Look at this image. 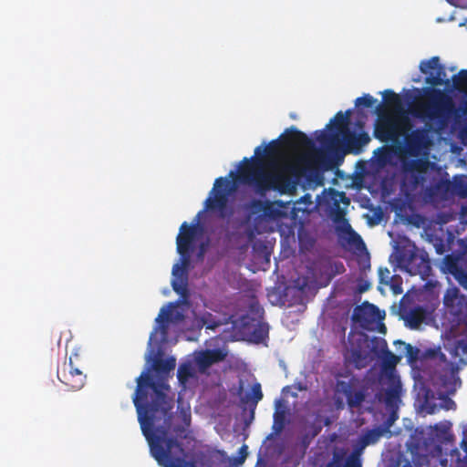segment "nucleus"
Instances as JSON below:
<instances>
[{"label":"nucleus","mask_w":467,"mask_h":467,"mask_svg":"<svg viewBox=\"0 0 467 467\" xmlns=\"http://www.w3.org/2000/svg\"><path fill=\"white\" fill-rule=\"evenodd\" d=\"M175 366L174 357L163 359L159 352L152 362L158 379L155 380L149 372L143 371L136 379L132 401L142 434L158 464L161 467H196L194 462L186 460L182 444L169 435L174 414V395L171 394L167 378Z\"/></svg>","instance_id":"obj_1"},{"label":"nucleus","mask_w":467,"mask_h":467,"mask_svg":"<svg viewBox=\"0 0 467 467\" xmlns=\"http://www.w3.org/2000/svg\"><path fill=\"white\" fill-rule=\"evenodd\" d=\"M420 70L423 74H429L425 82L431 87L423 89V96L414 104L412 113L426 122L425 127L417 128L402 135L407 154L416 158L428 154L432 144L429 132L445 128L454 109L451 99L442 90L436 88L449 82L443 79L446 76L445 67L440 64L439 57L421 61Z\"/></svg>","instance_id":"obj_2"},{"label":"nucleus","mask_w":467,"mask_h":467,"mask_svg":"<svg viewBox=\"0 0 467 467\" xmlns=\"http://www.w3.org/2000/svg\"><path fill=\"white\" fill-rule=\"evenodd\" d=\"M451 423L443 421L431 426L428 436L423 432L412 435L407 442L405 454L397 459L399 467H467V455L462 457L454 447Z\"/></svg>","instance_id":"obj_3"},{"label":"nucleus","mask_w":467,"mask_h":467,"mask_svg":"<svg viewBox=\"0 0 467 467\" xmlns=\"http://www.w3.org/2000/svg\"><path fill=\"white\" fill-rule=\"evenodd\" d=\"M261 155V147L254 149V155L244 158L238 169L236 180L254 188L259 193L270 190L280 193H292L306 171L308 159L306 156L282 161H272L265 171Z\"/></svg>","instance_id":"obj_4"},{"label":"nucleus","mask_w":467,"mask_h":467,"mask_svg":"<svg viewBox=\"0 0 467 467\" xmlns=\"http://www.w3.org/2000/svg\"><path fill=\"white\" fill-rule=\"evenodd\" d=\"M234 191L233 182L225 177H219L214 181L213 187L203 203V210L196 216V223L189 224L183 222L176 238L177 252L181 255L183 266L176 264L172 268L174 278L171 286L174 292L182 296L187 294V273L184 266L190 264L191 254L194 248V241L199 227V218L204 212H216L218 216L224 219L232 214L228 211L229 197Z\"/></svg>","instance_id":"obj_5"},{"label":"nucleus","mask_w":467,"mask_h":467,"mask_svg":"<svg viewBox=\"0 0 467 467\" xmlns=\"http://www.w3.org/2000/svg\"><path fill=\"white\" fill-rule=\"evenodd\" d=\"M281 145L296 149L314 148L313 140L306 133L292 126L276 140H271L263 150L260 157L264 161L265 168L271 165L272 161H282L284 158Z\"/></svg>","instance_id":"obj_6"},{"label":"nucleus","mask_w":467,"mask_h":467,"mask_svg":"<svg viewBox=\"0 0 467 467\" xmlns=\"http://www.w3.org/2000/svg\"><path fill=\"white\" fill-rule=\"evenodd\" d=\"M400 265L411 275H420L426 279L431 275V266L429 254L424 250H419L415 245L405 248L398 255Z\"/></svg>","instance_id":"obj_7"},{"label":"nucleus","mask_w":467,"mask_h":467,"mask_svg":"<svg viewBox=\"0 0 467 467\" xmlns=\"http://www.w3.org/2000/svg\"><path fill=\"white\" fill-rule=\"evenodd\" d=\"M411 122L406 115L381 119L376 125L374 135L380 141H397L398 139L411 130Z\"/></svg>","instance_id":"obj_8"},{"label":"nucleus","mask_w":467,"mask_h":467,"mask_svg":"<svg viewBox=\"0 0 467 467\" xmlns=\"http://www.w3.org/2000/svg\"><path fill=\"white\" fill-rule=\"evenodd\" d=\"M336 395H342L350 409L359 408L367 397V389L360 380L352 376L348 380L337 379L335 386Z\"/></svg>","instance_id":"obj_9"},{"label":"nucleus","mask_w":467,"mask_h":467,"mask_svg":"<svg viewBox=\"0 0 467 467\" xmlns=\"http://www.w3.org/2000/svg\"><path fill=\"white\" fill-rule=\"evenodd\" d=\"M352 113L351 109H348L345 113L342 111H338L332 119H330L329 123L327 125V128H330L331 125L335 127L337 130L336 134H328L324 130L317 131L318 133L317 139L320 143L324 146H333L336 142H338V136L343 137L349 131V122H350V115Z\"/></svg>","instance_id":"obj_10"},{"label":"nucleus","mask_w":467,"mask_h":467,"mask_svg":"<svg viewBox=\"0 0 467 467\" xmlns=\"http://www.w3.org/2000/svg\"><path fill=\"white\" fill-rule=\"evenodd\" d=\"M57 375L59 381L70 390H78L85 384L86 375L74 365L72 357L57 368Z\"/></svg>","instance_id":"obj_11"},{"label":"nucleus","mask_w":467,"mask_h":467,"mask_svg":"<svg viewBox=\"0 0 467 467\" xmlns=\"http://www.w3.org/2000/svg\"><path fill=\"white\" fill-rule=\"evenodd\" d=\"M443 304L459 323L467 324V296L460 294L457 287L446 291Z\"/></svg>","instance_id":"obj_12"},{"label":"nucleus","mask_w":467,"mask_h":467,"mask_svg":"<svg viewBox=\"0 0 467 467\" xmlns=\"http://www.w3.org/2000/svg\"><path fill=\"white\" fill-rule=\"evenodd\" d=\"M366 447L368 445L358 437L354 442L353 450L346 458L344 464H342L343 454L335 452L325 467H362L361 455Z\"/></svg>","instance_id":"obj_13"},{"label":"nucleus","mask_w":467,"mask_h":467,"mask_svg":"<svg viewBox=\"0 0 467 467\" xmlns=\"http://www.w3.org/2000/svg\"><path fill=\"white\" fill-rule=\"evenodd\" d=\"M366 447L368 445L358 437L354 442L353 450L346 458L344 464H342L343 454L335 452L325 467H362L361 455Z\"/></svg>","instance_id":"obj_14"},{"label":"nucleus","mask_w":467,"mask_h":467,"mask_svg":"<svg viewBox=\"0 0 467 467\" xmlns=\"http://www.w3.org/2000/svg\"><path fill=\"white\" fill-rule=\"evenodd\" d=\"M430 162L426 159H412L403 161L401 163L404 173H410V183L412 189H417L425 182L424 174L427 172Z\"/></svg>","instance_id":"obj_15"},{"label":"nucleus","mask_w":467,"mask_h":467,"mask_svg":"<svg viewBox=\"0 0 467 467\" xmlns=\"http://www.w3.org/2000/svg\"><path fill=\"white\" fill-rule=\"evenodd\" d=\"M387 379L388 387L384 389L383 400L386 407L392 411V417L401 402L402 385L400 377L395 373H389Z\"/></svg>","instance_id":"obj_16"},{"label":"nucleus","mask_w":467,"mask_h":467,"mask_svg":"<svg viewBox=\"0 0 467 467\" xmlns=\"http://www.w3.org/2000/svg\"><path fill=\"white\" fill-rule=\"evenodd\" d=\"M459 368L453 363H449L439 375V390L445 395H453L461 385L458 376Z\"/></svg>","instance_id":"obj_17"},{"label":"nucleus","mask_w":467,"mask_h":467,"mask_svg":"<svg viewBox=\"0 0 467 467\" xmlns=\"http://www.w3.org/2000/svg\"><path fill=\"white\" fill-rule=\"evenodd\" d=\"M369 344L367 338L358 340L352 346L349 359L357 368H366L371 361Z\"/></svg>","instance_id":"obj_18"},{"label":"nucleus","mask_w":467,"mask_h":467,"mask_svg":"<svg viewBox=\"0 0 467 467\" xmlns=\"http://www.w3.org/2000/svg\"><path fill=\"white\" fill-rule=\"evenodd\" d=\"M342 139L344 140L346 152L354 154H359L362 151V148L370 141L369 135L364 131L355 134L349 130Z\"/></svg>","instance_id":"obj_19"},{"label":"nucleus","mask_w":467,"mask_h":467,"mask_svg":"<svg viewBox=\"0 0 467 467\" xmlns=\"http://www.w3.org/2000/svg\"><path fill=\"white\" fill-rule=\"evenodd\" d=\"M227 352L222 348L206 349L199 353L195 361L200 371H204L212 365L225 359Z\"/></svg>","instance_id":"obj_20"},{"label":"nucleus","mask_w":467,"mask_h":467,"mask_svg":"<svg viewBox=\"0 0 467 467\" xmlns=\"http://www.w3.org/2000/svg\"><path fill=\"white\" fill-rule=\"evenodd\" d=\"M454 185L448 179H441L433 185L425 190V193L430 198L439 197L441 200H447L453 192Z\"/></svg>","instance_id":"obj_21"},{"label":"nucleus","mask_w":467,"mask_h":467,"mask_svg":"<svg viewBox=\"0 0 467 467\" xmlns=\"http://www.w3.org/2000/svg\"><path fill=\"white\" fill-rule=\"evenodd\" d=\"M427 311L423 306H415L407 311L402 318L405 321L407 327L411 329H417L422 322L425 320Z\"/></svg>","instance_id":"obj_22"},{"label":"nucleus","mask_w":467,"mask_h":467,"mask_svg":"<svg viewBox=\"0 0 467 467\" xmlns=\"http://www.w3.org/2000/svg\"><path fill=\"white\" fill-rule=\"evenodd\" d=\"M170 306L171 309L165 311V309L162 308L158 317L156 318V322L161 323L162 334L164 337L167 334V323L169 321L181 322L184 319V315L182 312L175 309V306L172 304Z\"/></svg>","instance_id":"obj_23"},{"label":"nucleus","mask_w":467,"mask_h":467,"mask_svg":"<svg viewBox=\"0 0 467 467\" xmlns=\"http://www.w3.org/2000/svg\"><path fill=\"white\" fill-rule=\"evenodd\" d=\"M264 395L262 392L261 384L256 382L252 386L251 392L246 393L241 397V402L243 404H249L251 410V419L254 417V410L258 402L263 399Z\"/></svg>","instance_id":"obj_24"},{"label":"nucleus","mask_w":467,"mask_h":467,"mask_svg":"<svg viewBox=\"0 0 467 467\" xmlns=\"http://www.w3.org/2000/svg\"><path fill=\"white\" fill-rule=\"evenodd\" d=\"M383 100L386 107L391 109L399 115H404L401 98L393 90H385L383 92Z\"/></svg>","instance_id":"obj_25"},{"label":"nucleus","mask_w":467,"mask_h":467,"mask_svg":"<svg viewBox=\"0 0 467 467\" xmlns=\"http://www.w3.org/2000/svg\"><path fill=\"white\" fill-rule=\"evenodd\" d=\"M380 342L383 345V348H385L384 353L379 356L382 359V367L386 370H390L389 373H394L393 370L401 359V357L396 356L389 349L387 341Z\"/></svg>","instance_id":"obj_26"},{"label":"nucleus","mask_w":467,"mask_h":467,"mask_svg":"<svg viewBox=\"0 0 467 467\" xmlns=\"http://www.w3.org/2000/svg\"><path fill=\"white\" fill-rule=\"evenodd\" d=\"M386 432H388V427L379 426L364 431L359 438L369 446L377 443Z\"/></svg>","instance_id":"obj_27"},{"label":"nucleus","mask_w":467,"mask_h":467,"mask_svg":"<svg viewBox=\"0 0 467 467\" xmlns=\"http://www.w3.org/2000/svg\"><path fill=\"white\" fill-rule=\"evenodd\" d=\"M462 268L460 265V256L447 254L444 256L441 264V270L445 274L455 275Z\"/></svg>","instance_id":"obj_28"},{"label":"nucleus","mask_w":467,"mask_h":467,"mask_svg":"<svg viewBox=\"0 0 467 467\" xmlns=\"http://www.w3.org/2000/svg\"><path fill=\"white\" fill-rule=\"evenodd\" d=\"M282 205L278 202H265L264 216L269 220L276 221L285 216V213L281 210Z\"/></svg>","instance_id":"obj_29"},{"label":"nucleus","mask_w":467,"mask_h":467,"mask_svg":"<svg viewBox=\"0 0 467 467\" xmlns=\"http://www.w3.org/2000/svg\"><path fill=\"white\" fill-rule=\"evenodd\" d=\"M374 309H376L374 305L363 303L361 306L354 308L353 319L359 322H367L368 321L369 311Z\"/></svg>","instance_id":"obj_30"},{"label":"nucleus","mask_w":467,"mask_h":467,"mask_svg":"<svg viewBox=\"0 0 467 467\" xmlns=\"http://www.w3.org/2000/svg\"><path fill=\"white\" fill-rule=\"evenodd\" d=\"M333 220L335 223H343L342 231L352 234L356 236L358 240L362 242L360 236L355 233L351 227V225L348 223V221L345 219V213L337 206L335 214L333 216Z\"/></svg>","instance_id":"obj_31"},{"label":"nucleus","mask_w":467,"mask_h":467,"mask_svg":"<svg viewBox=\"0 0 467 467\" xmlns=\"http://www.w3.org/2000/svg\"><path fill=\"white\" fill-rule=\"evenodd\" d=\"M430 394H431V398H433V394L430 389L425 390L424 400L421 403V410L427 414H435L441 409L433 400L430 399Z\"/></svg>","instance_id":"obj_32"},{"label":"nucleus","mask_w":467,"mask_h":467,"mask_svg":"<svg viewBox=\"0 0 467 467\" xmlns=\"http://www.w3.org/2000/svg\"><path fill=\"white\" fill-rule=\"evenodd\" d=\"M395 346L402 347V351L404 352L405 357L408 358L410 362H413L418 358L419 349L410 344H407L401 340H396L394 342Z\"/></svg>","instance_id":"obj_33"},{"label":"nucleus","mask_w":467,"mask_h":467,"mask_svg":"<svg viewBox=\"0 0 467 467\" xmlns=\"http://www.w3.org/2000/svg\"><path fill=\"white\" fill-rule=\"evenodd\" d=\"M285 426V411L284 410L276 409L274 413L273 431L275 434L283 431Z\"/></svg>","instance_id":"obj_34"},{"label":"nucleus","mask_w":467,"mask_h":467,"mask_svg":"<svg viewBox=\"0 0 467 467\" xmlns=\"http://www.w3.org/2000/svg\"><path fill=\"white\" fill-rule=\"evenodd\" d=\"M193 377V371L191 364L183 363L180 365L177 371V378L181 384L184 385L187 381Z\"/></svg>","instance_id":"obj_35"},{"label":"nucleus","mask_w":467,"mask_h":467,"mask_svg":"<svg viewBox=\"0 0 467 467\" xmlns=\"http://www.w3.org/2000/svg\"><path fill=\"white\" fill-rule=\"evenodd\" d=\"M252 336L255 342H263L268 337V326L265 324H259L254 328Z\"/></svg>","instance_id":"obj_36"},{"label":"nucleus","mask_w":467,"mask_h":467,"mask_svg":"<svg viewBox=\"0 0 467 467\" xmlns=\"http://www.w3.org/2000/svg\"><path fill=\"white\" fill-rule=\"evenodd\" d=\"M453 86L458 90L467 88V69H461L452 77Z\"/></svg>","instance_id":"obj_37"},{"label":"nucleus","mask_w":467,"mask_h":467,"mask_svg":"<svg viewBox=\"0 0 467 467\" xmlns=\"http://www.w3.org/2000/svg\"><path fill=\"white\" fill-rule=\"evenodd\" d=\"M386 285L389 286L394 295H400L403 293L402 278L399 275H392Z\"/></svg>","instance_id":"obj_38"},{"label":"nucleus","mask_w":467,"mask_h":467,"mask_svg":"<svg viewBox=\"0 0 467 467\" xmlns=\"http://www.w3.org/2000/svg\"><path fill=\"white\" fill-rule=\"evenodd\" d=\"M265 207V202H263L259 199H253L246 204L247 210L251 211L254 213H259V212H262L264 213Z\"/></svg>","instance_id":"obj_39"},{"label":"nucleus","mask_w":467,"mask_h":467,"mask_svg":"<svg viewBox=\"0 0 467 467\" xmlns=\"http://www.w3.org/2000/svg\"><path fill=\"white\" fill-rule=\"evenodd\" d=\"M376 102V99L369 94H365L363 97L358 98L355 100V105L356 107L364 106L366 108H371Z\"/></svg>","instance_id":"obj_40"},{"label":"nucleus","mask_w":467,"mask_h":467,"mask_svg":"<svg viewBox=\"0 0 467 467\" xmlns=\"http://www.w3.org/2000/svg\"><path fill=\"white\" fill-rule=\"evenodd\" d=\"M448 396L449 395H445V394H442L441 392H440V399L442 400L440 407L446 410H455L456 403Z\"/></svg>","instance_id":"obj_41"},{"label":"nucleus","mask_w":467,"mask_h":467,"mask_svg":"<svg viewBox=\"0 0 467 467\" xmlns=\"http://www.w3.org/2000/svg\"><path fill=\"white\" fill-rule=\"evenodd\" d=\"M379 274V282L382 285H387L389 280L391 278L392 275H390V271L388 267L380 266L378 271Z\"/></svg>","instance_id":"obj_42"},{"label":"nucleus","mask_w":467,"mask_h":467,"mask_svg":"<svg viewBox=\"0 0 467 467\" xmlns=\"http://www.w3.org/2000/svg\"><path fill=\"white\" fill-rule=\"evenodd\" d=\"M380 341H386L385 339L383 338H379V337H374L372 339V348H371V351H373L374 353H376L379 357L384 353V349L385 348H383V345L381 344Z\"/></svg>","instance_id":"obj_43"},{"label":"nucleus","mask_w":467,"mask_h":467,"mask_svg":"<svg viewBox=\"0 0 467 467\" xmlns=\"http://www.w3.org/2000/svg\"><path fill=\"white\" fill-rule=\"evenodd\" d=\"M453 277L462 287L467 289V271H465L463 268H461V270L455 275H453Z\"/></svg>","instance_id":"obj_44"},{"label":"nucleus","mask_w":467,"mask_h":467,"mask_svg":"<svg viewBox=\"0 0 467 467\" xmlns=\"http://www.w3.org/2000/svg\"><path fill=\"white\" fill-rule=\"evenodd\" d=\"M322 431V426L317 423H311L306 428V431L310 433V437H317Z\"/></svg>","instance_id":"obj_45"},{"label":"nucleus","mask_w":467,"mask_h":467,"mask_svg":"<svg viewBox=\"0 0 467 467\" xmlns=\"http://www.w3.org/2000/svg\"><path fill=\"white\" fill-rule=\"evenodd\" d=\"M314 437H310V433L307 431H305L300 437V444L304 449H306L311 441H313Z\"/></svg>","instance_id":"obj_46"},{"label":"nucleus","mask_w":467,"mask_h":467,"mask_svg":"<svg viewBox=\"0 0 467 467\" xmlns=\"http://www.w3.org/2000/svg\"><path fill=\"white\" fill-rule=\"evenodd\" d=\"M451 5L461 9H467V0H446Z\"/></svg>","instance_id":"obj_47"},{"label":"nucleus","mask_w":467,"mask_h":467,"mask_svg":"<svg viewBox=\"0 0 467 467\" xmlns=\"http://www.w3.org/2000/svg\"><path fill=\"white\" fill-rule=\"evenodd\" d=\"M434 247L438 254H442L445 252V244L441 239L434 244Z\"/></svg>","instance_id":"obj_48"},{"label":"nucleus","mask_w":467,"mask_h":467,"mask_svg":"<svg viewBox=\"0 0 467 467\" xmlns=\"http://www.w3.org/2000/svg\"><path fill=\"white\" fill-rule=\"evenodd\" d=\"M457 187H458V194L462 198H466L467 197V184L459 182L457 184Z\"/></svg>","instance_id":"obj_49"},{"label":"nucleus","mask_w":467,"mask_h":467,"mask_svg":"<svg viewBox=\"0 0 467 467\" xmlns=\"http://www.w3.org/2000/svg\"><path fill=\"white\" fill-rule=\"evenodd\" d=\"M248 452H247V446L246 445H243L240 449H239V462H244L246 456H247Z\"/></svg>","instance_id":"obj_50"},{"label":"nucleus","mask_w":467,"mask_h":467,"mask_svg":"<svg viewBox=\"0 0 467 467\" xmlns=\"http://www.w3.org/2000/svg\"><path fill=\"white\" fill-rule=\"evenodd\" d=\"M462 448L463 449L465 455H467V426L463 430V438L462 441Z\"/></svg>","instance_id":"obj_51"},{"label":"nucleus","mask_w":467,"mask_h":467,"mask_svg":"<svg viewBox=\"0 0 467 467\" xmlns=\"http://www.w3.org/2000/svg\"><path fill=\"white\" fill-rule=\"evenodd\" d=\"M337 195L339 196V201L344 202L345 204H349V199L346 196V193L343 192H337Z\"/></svg>","instance_id":"obj_52"},{"label":"nucleus","mask_w":467,"mask_h":467,"mask_svg":"<svg viewBox=\"0 0 467 467\" xmlns=\"http://www.w3.org/2000/svg\"><path fill=\"white\" fill-rule=\"evenodd\" d=\"M336 404L337 408H343V401L342 400L337 399Z\"/></svg>","instance_id":"obj_53"},{"label":"nucleus","mask_w":467,"mask_h":467,"mask_svg":"<svg viewBox=\"0 0 467 467\" xmlns=\"http://www.w3.org/2000/svg\"><path fill=\"white\" fill-rule=\"evenodd\" d=\"M243 390H244V386H243V383L241 382L240 386H239V389H238V394L241 395Z\"/></svg>","instance_id":"obj_54"},{"label":"nucleus","mask_w":467,"mask_h":467,"mask_svg":"<svg viewBox=\"0 0 467 467\" xmlns=\"http://www.w3.org/2000/svg\"><path fill=\"white\" fill-rule=\"evenodd\" d=\"M297 389H298V390H304V389H306V388H305V387H302V386L299 384V385H298V387H297Z\"/></svg>","instance_id":"obj_55"},{"label":"nucleus","mask_w":467,"mask_h":467,"mask_svg":"<svg viewBox=\"0 0 467 467\" xmlns=\"http://www.w3.org/2000/svg\"><path fill=\"white\" fill-rule=\"evenodd\" d=\"M380 109H381V105H379V107H378V109H378V112H379V116L381 115Z\"/></svg>","instance_id":"obj_56"},{"label":"nucleus","mask_w":467,"mask_h":467,"mask_svg":"<svg viewBox=\"0 0 467 467\" xmlns=\"http://www.w3.org/2000/svg\"><path fill=\"white\" fill-rule=\"evenodd\" d=\"M325 424H326V425H328V424H329V420H326Z\"/></svg>","instance_id":"obj_57"},{"label":"nucleus","mask_w":467,"mask_h":467,"mask_svg":"<svg viewBox=\"0 0 467 467\" xmlns=\"http://www.w3.org/2000/svg\"><path fill=\"white\" fill-rule=\"evenodd\" d=\"M180 430L179 429H174V431L178 432ZM182 431H183V429L181 430Z\"/></svg>","instance_id":"obj_58"},{"label":"nucleus","mask_w":467,"mask_h":467,"mask_svg":"<svg viewBox=\"0 0 467 467\" xmlns=\"http://www.w3.org/2000/svg\"><path fill=\"white\" fill-rule=\"evenodd\" d=\"M437 21H438V22H441V21H443V19H441V18H438V19H437Z\"/></svg>","instance_id":"obj_59"},{"label":"nucleus","mask_w":467,"mask_h":467,"mask_svg":"<svg viewBox=\"0 0 467 467\" xmlns=\"http://www.w3.org/2000/svg\"><path fill=\"white\" fill-rule=\"evenodd\" d=\"M153 334H154V333H152V334L150 335V340L152 339Z\"/></svg>","instance_id":"obj_60"}]
</instances>
